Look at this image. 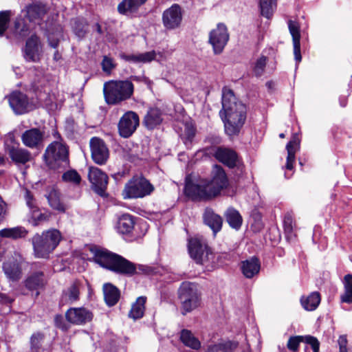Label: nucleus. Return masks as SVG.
I'll use <instances>...</instances> for the list:
<instances>
[{
	"instance_id": "obj_53",
	"label": "nucleus",
	"mask_w": 352,
	"mask_h": 352,
	"mask_svg": "<svg viewBox=\"0 0 352 352\" xmlns=\"http://www.w3.org/2000/svg\"><path fill=\"white\" fill-rule=\"evenodd\" d=\"M303 342L309 344L313 352H319L320 342L316 337L309 335L303 336Z\"/></svg>"
},
{
	"instance_id": "obj_43",
	"label": "nucleus",
	"mask_w": 352,
	"mask_h": 352,
	"mask_svg": "<svg viewBox=\"0 0 352 352\" xmlns=\"http://www.w3.org/2000/svg\"><path fill=\"white\" fill-rule=\"evenodd\" d=\"M295 141L291 140L286 145V150L287 151V156L286 160L285 168L287 170H292L294 168V163L295 162L296 150L294 148Z\"/></svg>"
},
{
	"instance_id": "obj_27",
	"label": "nucleus",
	"mask_w": 352,
	"mask_h": 352,
	"mask_svg": "<svg viewBox=\"0 0 352 352\" xmlns=\"http://www.w3.org/2000/svg\"><path fill=\"white\" fill-rule=\"evenodd\" d=\"M261 268V263L258 258L253 256L241 262V270L242 274L247 278H252L258 274Z\"/></svg>"
},
{
	"instance_id": "obj_18",
	"label": "nucleus",
	"mask_w": 352,
	"mask_h": 352,
	"mask_svg": "<svg viewBox=\"0 0 352 352\" xmlns=\"http://www.w3.org/2000/svg\"><path fill=\"white\" fill-rule=\"evenodd\" d=\"M46 284V276L41 270L32 272L24 280L25 287L34 294L36 298L40 294L39 290L43 289Z\"/></svg>"
},
{
	"instance_id": "obj_3",
	"label": "nucleus",
	"mask_w": 352,
	"mask_h": 352,
	"mask_svg": "<svg viewBox=\"0 0 352 352\" xmlns=\"http://www.w3.org/2000/svg\"><path fill=\"white\" fill-rule=\"evenodd\" d=\"M134 85L131 80H109L104 82L103 94L108 104L115 105L131 98Z\"/></svg>"
},
{
	"instance_id": "obj_61",
	"label": "nucleus",
	"mask_w": 352,
	"mask_h": 352,
	"mask_svg": "<svg viewBox=\"0 0 352 352\" xmlns=\"http://www.w3.org/2000/svg\"><path fill=\"white\" fill-rule=\"evenodd\" d=\"M6 212V204L0 197V224L4 221Z\"/></svg>"
},
{
	"instance_id": "obj_24",
	"label": "nucleus",
	"mask_w": 352,
	"mask_h": 352,
	"mask_svg": "<svg viewBox=\"0 0 352 352\" xmlns=\"http://www.w3.org/2000/svg\"><path fill=\"white\" fill-rule=\"evenodd\" d=\"M203 220L204 223L212 230L214 236L221 231L223 219L219 214H216L212 208H206L205 209L203 214Z\"/></svg>"
},
{
	"instance_id": "obj_56",
	"label": "nucleus",
	"mask_w": 352,
	"mask_h": 352,
	"mask_svg": "<svg viewBox=\"0 0 352 352\" xmlns=\"http://www.w3.org/2000/svg\"><path fill=\"white\" fill-rule=\"evenodd\" d=\"M293 47H294V59H295L296 63H298L302 60V56H301V53H300V41H293Z\"/></svg>"
},
{
	"instance_id": "obj_37",
	"label": "nucleus",
	"mask_w": 352,
	"mask_h": 352,
	"mask_svg": "<svg viewBox=\"0 0 352 352\" xmlns=\"http://www.w3.org/2000/svg\"><path fill=\"white\" fill-rule=\"evenodd\" d=\"M320 294L318 292H313L307 297L302 296L300 303L302 307L309 311H314L320 302Z\"/></svg>"
},
{
	"instance_id": "obj_57",
	"label": "nucleus",
	"mask_w": 352,
	"mask_h": 352,
	"mask_svg": "<svg viewBox=\"0 0 352 352\" xmlns=\"http://www.w3.org/2000/svg\"><path fill=\"white\" fill-rule=\"evenodd\" d=\"M120 58L122 60L128 62H132L134 63H140L139 62V54H126L125 53H122L120 54Z\"/></svg>"
},
{
	"instance_id": "obj_23",
	"label": "nucleus",
	"mask_w": 352,
	"mask_h": 352,
	"mask_svg": "<svg viewBox=\"0 0 352 352\" xmlns=\"http://www.w3.org/2000/svg\"><path fill=\"white\" fill-rule=\"evenodd\" d=\"M148 0H122L118 5V12L126 16H135L140 8L144 5Z\"/></svg>"
},
{
	"instance_id": "obj_52",
	"label": "nucleus",
	"mask_w": 352,
	"mask_h": 352,
	"mask_svg": "<svg viewBox=\"0 0 352 352\" xmlns=\"http://www.w3.org/2000/svg\"><path fill=\"white\" fill-rule=\"evenodd\" d=\"M283 228L286 237H292L293 235V221L290 214H286L285 216Z\"/></svg>"
},
{
	"instance_id": "obj_13",
	"label": "nucleus",
	"mask_w": 352,
	"mask_h": 352,
	"mask_svg": "<svg viewBox=\"0 0 352 352\" xmlns=\"http://www.w3.org/2000/svg\"><path fill=\"white\" fill-rule=\"evenodd\" d=\"M89 147L93 162L99 166L106 164L109 159L110 152L105 142L98 137H93L90 139Z\"/></svg>"
},
{
	"instance_id": "obj_39",
	"label": "nucleus",
	"mask_w": 352,
	"mask_h": 352,
	"mask_svg": "<svg viewBox=\"0 0 352 352\" xmlns=\"http://www.w3.org/2000/svg\"><path fill=\"white\" fill-rule=\"evenodd\" d=\"M180 340L186 346L195 350L201 348L200 341L188 329H182L180 332Z\"/></svg>"
},
{
	"instance_id": "obj_19",
	"label": "nucleus",
	"mask_w": 352,
	"mask_h": 352,
	"mask_svg": "<svg viewBox=\"0 0 352 352\" xmlns=\"http://www.w3.org/2000/svg\"><path fill=\"white\" fill-rule=\"evenodd\" d=\"M44 131L38 128H32L25 131L21 135L23 144L30 148L41 149L43 146Z\"/></svg>"
},
{
	"instance_id": "obj_55",
	"label": "nucleus",
	"mask_w": 352,
	"mask_h": 352,
	"mask_svg": "<svg viewBox=\"0 0 352 352\" xmlns=\"http://www.w3.org/2000/svg\"><path fill=\"white\" fill-rule=\"evenodd\" d=\"M25 199L27 206L30 208L31 210L37 208L35 204V200L34 199L33 195L29 190H26L25 191Z\"/></svg>"
},
{
	"instance_id": "obj_36",
	"label": "nucleus",
	"mask_w": 352,
	"mask_h": 352,
	"mask_svg": "<svg viewBox=\"0 0 352 352\" xmlns=\"http://www.w3.org/2000/svg\"><path fill=\"white\" fill-rule=\"evenodd\" d=\"M60 195L58 190L52 188L49 193L45 195L50 206L59 212H65L66 210L65 206L60 201Z\"/></svg>"
},
{
	"instance_id": "obj_9",
	"label": "nucleus",
	"mask_w": 352,
	"mask_h": 352,
	"mask_svg": "<svg viewBox=\"0 0 352 352\" xmlns=\"http://www.w3.org/2000/svg\"><path fill=\"white\" fill-rule=\"evenodd\" d=\"M184 190L186 196L194 201H206L216 197L206 179L199 183L187 181Z\"/></svg>"
},
{
	"instance_id": "obj_47",
	"label": "nucleus",
	"mask_w": 352,
	"mask_h": 352,
	"mask_svg": "<svg viewBox=\"0 0 352 352\" xmlns=\"http://www.w3.org/2000/svg\"><path fill=\"white\" fill-rule=\"evenodd\" d=\"M288 28L292 36V41H300V27L298 23L292 20H289Z\"/></svg>"
},
{
	"instance_id": "obj_10",
	"label": "nucleus",
	"mask_w": 352,
	"mask_h": 352,
	"mask_svg": "<svg viewBox=\"0 0 352 352\" xmlns=\"http://www.w3.org/2000/svg\"><path fill=\"white\" fill-rule=\"evenodd\" d=\"M204 151L205 155L214 157L230 168H233L239 164L238 154L233 149L222 146H208Z\"/></svg>"
},
{
	"instance_id": "obj_42",
	"label": "nucleus",
	"mask_w": 352,
	"mask_h": 352,
	"mask_svg": "<svg viewBox=\"0 0 352 352\" xmlns=\"http://www.w3.org/2000/svg\"><path fill=\"white\" fill-rule=\"evenodd\" d=\"M87 25L86 21L83 19L76 18L73 21L72 30L75 35L79 38L85 37L87 30L85 29Z\"/></svg>"
},
{
	"instance_id": "obj_26",
	"label": "nucleus",
	"mask_w": 352,
	"mask_h": 352,
	"mask_svg": "<svg viewBox=\"0 0 352 352\" xmlns=\"http://www.w3.org/2000/svg\"><path fill=\"white\" fill-rule=\"evenodd\" d=\"M80 287L78 281H74L66 289L62 292L60 303L62 305L72 304L80 298Z\"/></svg>"
},
{
	"instance_id": "obj_8",
	"label": "nucleus",
	"mask_w": 352,
	"mask_h": 352,
	"mask_svg": "<svg viewBox=\"0 0 352 352\" xmlns=\"http://www.w3.org/2000/svg\"><path fill=\"white\" fill-rule=\"evenodd\" d=\"M188 250L190 258L199 265H206L213 256L206 241L201 238H192L188 243Z\"/></svg>"
},
{
	"instance_id": "obj_38",
	"label": "nucleus",
	"mask_w": 352,
	"mask_h": 352,
	"mask_svg": "<svg viewBox=\"0 0 352 352\" xmlns=\"http://www.w3.org/2000/svg\"><path fill=\"white\" fill-rule=\"evenodd\" d=\"M146 302V296L138 297L136 301L133 303L131 309L129 313V316L134 320L142 318L145 311Z\"/></svg>"
},
{
	"instance_id": "obj_33",
	"label": "nucleus",
	"mask_w": 352,
	"mask_h": 352,
	"mask_svg": "<svg viewBox=\"0 0 352 352\" xmlns=\"http://www.w3.org/2000/svg\"><path fill=\"white\" fill-rule=\"evenodd\" d=\"M26 9V16L31 22L41 20L47 12L45 6L41 3L30 4Z\"/></svg>"
},
{
	"instance_id": "obj_25",
	"label": "nucleus",
	"mask_w": 352,
	"mask_h": 352,
	"mask_svg": "<svg viewBox=\"0 0 352 352\" xmlns=\"http://www.w3.org/2000/svg\"><path fill=\"white\" fill-rule=\"evenodd\" d=\"M46 335L41 331H34L30 337V352H51L50 347L45 346Z\"/></svg>"
},
{
	"instance_id": "obj_58",
	"label": "nucleus",
	"mask_w": 352,
	"mask_h": 352,
	"mask_svg": "<svg viewBox=\"0 0 352 352\" xmlns=\"http://www.w3.org/2000/svg\"><path fill=\"white\" fill-rule=\"evenodd\" d=\"M186 140L191 142L195 135V129L191 126H186L184 130Z\"/></svg>"
},
{
	"instance_id": "obj_4",
	"label": "nucleus",
	"mask_w": 352,
	"mask_h": 352,
	"mask_svg": "<svg viewBox=\"0 0 352 352\" xmlns=\"http://www.w3.org/2000/svg\"><path fill=\"white\" fill-rule=\"evenodd\" d=\"M178 298L181 302V313L185 316L199 307L201 305V293L197 285L184 281L178 289Z\"/></svg>"
},
{
	"instance_id": "obj_64",
	"label": "nucleus",
	"mask_w": 352,
	"mask_h": 352,
	"mask_svg": "<svg viewBox=\"0 0 352 352\" xmlns=\"http://www.w3.org/2000/svg\"><path fill=\"white\" fill-rule=\"evenodd\" d=\"M219 351H221L219 349L218 344H215L209 346L206 352H219Z\"/></svg>"
},
{
	"instance_id": "obj_60",
	"label": "nucleus",
	"mask_w": 352,
	"mask_h": 352,
	"mask_svg": "<svg viewBox=\"0 0 352 352\" xmlns=\"http://www.w3.org/2000/svg\"><path fill=\"white\" fill-rule=\"evenodd\" d=\"M21 23V22L20 21H16L14 23V28H15L16 31L19 32L20 35L25 36L27 34L28 28L26 25L23 24V28L20 30H19Z\"/></svg>"
},
{
	"instance_id": "obj_11",
	"label": "nucleus",
	"mask_w": 352,
	"mask_h": 352,
	"mask_svg": "<svg viewBox=\"0 0 352 352\" xmlns=\"http://www.w3.org/2000/svg\"><path fill=\"white\" fill-rule=\"evenodd\" d=\"M88 179L91 183V188L95 193L102 198H107L109 183L108 175L98 167L90 166L88 171Z\"/></svg>"
},
{
	"instance_id": "obj_14",
	"label": "nucleus",
	"mask_w": 352,
	"mask_h": 352,
	"mask_svg": "<svg viewBox=\"0 0 352 352\" xmlns=\"http://www.w3.org/2000/svg\"><path fill=\"white\" fill-rule=\"evenodd\" d=\"M140 124L138 115L132 111H126L120 118L118 124L120 135L124 138H130Z\"/></svg>"
},
{
	"instance_id": "obj_7",
	"label": "nucleus",
	"mask_w": 352,
	"mask_h": 352,
	"mask_svg": "<svg viewBox=\"0 0 352 352\" xmlns=\"http://www.w3.org/2000/svg\"><path fill=\"white\" fill-rule=\"evenodd\" d=\"M222 109L219 111L221 118L224 116L246 115V107L240 102L234 94V91L228 88L223 87L221 98Z\"/></svg>"
},
{
	"instance_id": "obj_54",
	"label": "nucleus",
	"mask_w": 352,
	"mask_h": 352,
	"mask_svg": "<svg viewBox=\"0 0 352 352\" xmlns=\"http://www.w3.org/2000/svg\"><path fill=\"white\" fill-rule=\"evenodd\" d=\"M156 57V53L154 50L139 54V62L143 63H150Z\"/></svg>"
},
{
	"instance_id": "obj_32",
	"label": "nucleus",
	"mask_w": 352,
	"mask_h": 352,
	"mask_svg": "<svg viewBox=\"0 0 352 352\" xmlns=\"http://www.w3.org/2000/svg\"><path fill=\"white\" fill-rule=\"evenodd\" d=\"M226 222L230 228L236 230L241 229L243 224V217L240 212L234 207H229L224 213Z\"/></svg>"
},
{
	"instance_id": "obj_12",
	"label": "nucleus",
	"mask_w": 352,
	"mask_h": 352,
	"mask_svg": "<svg viewBox=\"0 0 352 352\" xmlns=\"http://www.w3.org/2000/svg\"><path fill=\"white\" fill-rule=\"evenodd\" d=\"M230 39L226 25L223 23L217 24L215 29L209 33L208 43L212 45L215 55L221 54Z\"/></svg>"
},
{
	"instance_id": "obj_46",
	"label": "nucleus",
	"mask_w": 352,
	"mask_h": 352,
	"mask_svg": "<svg viewBox=\"0 0 352 352\" xmlns=\"http://www.w3.org/2000/svg\"><path fill=\"white\" fill-rule=\"evenodd\" d=\"M62 179L65 182L78 185L81 182V177L76 170L72 169L64 173L62 175Z\"/></svg>"
},
{
	"instance_id": "obj_15",
	"label": "nucleus",
	"mask_w": 352,
	"mask_h": 352,
	"mask_svg": "<svg viewBox=\"0 0 352 352\" xmlns=\"http://www.w3.org/2000/svg\"><path fill=\"white\" fill-rule=\"evenodd\" d=\"M6 98L10 107L17 115L25 114L33 109L32 104L28 96L20 91H14Z\"/></svg>"
},
{
	"instance_id": "obj_31",
	"label": "nucleus",
	"mask_w": 352,
	"mask_h": 352,
	"mask_svg": "<svg viewBox=\"0 0 352 352\" xmlns=\"http://www.w3.org/2000/svg\"><path fill=\"white\" fill-rule=\"evenodd\" d=\"M162 120L161 110L158 108H151L145 115L143 122L148 129L152 130L160 125Z\"/></svg>"
},
{
	"instance_id": "obj_5",
	"label": "nucleus",
	"mask_w": 352,
	"mask_h": 352,
	"mask_svg": "<svg viewBox=\"0 0 352 352\" xmlns=\"http://www.w3.org/2000/svg\"><path fill=\"white\" fill-rule=\"evenodd\" d=\"M47 166L52 169H58L69 165V148L60 141H54L46 148L43 156Z\"/></svg>"
},
{
	"instance_id": "obj_35",
	"label": "nucleus",
	"mask_w": 352,
	"mask_h": 352,
	"mask_svg": "<svg viewBox=\"0 0 352 352\" xmlns=\"http://www.w3.org/2000/svg\"><path fill=\"white\" fill-rule=\"evenodd\" d=\"M28 234V230L23 226L4 228L0 230V236L14 240L24 239Z\"/></svg>"
},
{
	"instance_id": "obj_34",
	"label": "nucleus",
	"mask_w": 352,
	"mask_h": 352,
	"mask_svg": "<svg viewBox=\"0 0 352 352\" xmlns=\"http://www.w3.org/2000/svg\"><path fill=\"white\" fill-rule=\"evenodd\" d=\"M3 270L6 276L12 280H17L21 276V267L16 260H10L3 264Z\"/></svg>"
},
{
	"instance_id": "obj_50",
	"label": "nucleus",
	"mask_w": 352,
	"mask_h": 352,
	"mask_svg": "<svg viewBox=\"0 0 352 352\" xmlns=\"http://www.w3.org/2000/svg\"><path fill=\"white\" fill-rule=\"evenodd\" d=\"M101 66L102 71L107 74H110L111 73V71L116 67V64L113 62V59L111 57H109L107 56H104Z\"/></svg>"
},
{
	"instance_id": "obj_51",
	"label": "nucleus",
	"mask_w": 352,
	"mask_h": 352,
	"mask_svg": "<svg viewBox=\"0 0 352 352\" xmlns=\"http://www.w3.org/2000/svg\"><path fill=\"white\" fill-rule=\"evenodd\" d=\"M300 342H303L302 336H296L289 338L287 346L292 351H297Z\"/></svg>"
},
{
	"instance_id": "obj_48",
	"label": "nucleus",
	"mask_w": 352,
	"mask_h": 352,
	"mask_svg": "<svg viewBox=\"0 0 352 352\" xmlns=\"http://www.w3.org/2000/svg\"><path fill=\"white\" fill-rule=\"evenodd\" d=\"M10 11L0 12V36H2L8 28Z\"/></svg>"
},
{
	"instance_id": "obj_49",
	"label": "nucleus",
	"mask_w": 352,
	"mask_h": 352,
	"mask_svg": "<svg viewBox=\"0 0 352 352\" xmlns=\"http://www.w3.org/2000/svg\"><path fill=\"white\" fill-rule=\"evenodd\" d=\"M219 349L222 352H233L235 351L238 346L239 342L233 340H227L217 343Z\"/></svg>"
},
{
	"instance_id": "obj_44",
	"label": "nucleus",
	"mask_w": 352,
	"mask_h": 352,
	"mask_svg": "<svg viewBox=\"0 0 352 352\" xmlns=\"http://www.w3.org/2000/svg\"><path fill=\"white\" fill-rule=\"evenodd\" d=\"M267 62V57L261 56L254 63L252 71L256 77H261L264 72Z\"/></svg>"
},
{
	"instance_id": "obj_21",
	"label": "nucleus",
	"mask_w": 352,
	"mask_h": 352,
	"mask_svg": "<svg viewBox=\"0 0 352 352\" xmlns=\"http://www.w3.org/2000/svg\"><path fill=\"white\" fill-rule=\"evenodd\" d=\"M40 39L33 34L28 38L23 50V57L28 62H38L40 60L39 51Z\"/></svg>"
},
{
	"instance_id": "obj_45",
	"label": "nucleus",
	"mask_w": 352,
	"mask_h": 352,
	"mask_svg": "<svg viewBox=\"0 0 352 352\" xmlns=\"http://www.w3.org/2000/svg\"><path fill=\"white\" fill-rule=\"evenodd\" d=\"M48 219V217L45 213L41 212L37 208L31 210V216L28 221L33 226H36L41 223L45 221Z\"/></svg>"
},
{
	"instance_id": "obj_40",
	"label": "nucleus",
	"mask_w": 352,
	"mask_h": 352,
	"mask_svg": "<svg viewBox=\"0 0 352 352\" xmlns=\"http://www.w3.org/2000/svg\"><path fill=\"white\" fill-rule=\"evenodd\" d=\"M261 14L270 19L276 8V0H259Z\"/></svg>"
},
{
	"instance_id": "obj_20",
	"label": "nucleus",
	"mask_w": 352,
	"mask_h": 352,
	"mask_svg": "<svg viewBox=\"0 0 352 352\" xmlns=\"http://www.w3.org/2000/svg\"><path fill=\"white\" fill-rule=\"evenodd\" d=\"M65 318L72 324H84L92 320L93 314L85 307H71L66 311Z\"/></svg>"
},
{
	"instance_id": "obj_62",
	"label": "nucleus",
	"mask_w": 352,
	"mask_h": 352,
	"mask_svg": "<svg viewBox=\"0 0 352 352\" xmlns=\"http://www.w3.org/2000/svg\"><path fill=\"white\" fill-rule=\"evenodd\" d=\"M128 80H131V82H132L133 80V81H136V82H144V83L150 82V80L144 76H131L129 79H128Z\"/></svg>"
},
{
	"instance_id": "obj_1",
	"label": "nucleus",
	"mask_w": 352,
	"mask_h": 352,
	"mask_svg": "<svg viewBox=\"0 0 352 352\" xmlns=\"http://www.w3.org/2000/svg\"><path fill=\"white\" fill-rule=\"evenodd\" d=\"M88 249L93 255L92 258H89L90 261L120 276L126 277H132L135 274L153 276L161 274L163 270L162 267L157 265H136L122 256L98 245H90Z\"/></svg>"
},
{
	"instance_id": "obj_28",
	"label": "nucleus",
	"mask_w": 352,
	"mask_h": 352,
	"mask_svg": "<svg viewBox=\"0 0 352 352\" xmlns=\"http://www.w3.org/2000/svg\"><path fill=\"white\" fill-rule=\"evenodd\" d=\"M8 150L10 158L16 164H25L32 160L31 153L25 148L9 146Z\"/></svg>"
},
{
	"instance_id": "obj_2",
	"label": "nucleus",
	"mask_w": 352,
	"mask_h": 352,
	"mask_svg": "<svg viewBox=\"0 0 352 352\" xmlns=\"http://www.w3.org/2000/svg\"><path fill=\"white\" fill-rule=\"evenodd\" d=\"M62 239L60 232L56 229L36 234L32 238L34 255L36 258H47L56 248Z\"/></svg>"
},
{
	"instance_id": "obj_59",
	"label": "nucleus",
	"mask_w": 352,
	"mask_h": 352,
	"mask_svg": "<svg viewBox=\"0 0 352 352\" xmlns=\"http://www.w3.org/2000/svg\"><path fill=\"white\" fill-rule=\"evenodd\" d=\"M338 344L340 348V351H346L347 347V339L346 336L344 335L340 336L338 339Z\"/></svg>"
},
{
	"instance_id": "obj_41",
	"label": "nucleus",
	"mask_w": 352,
	"mask_h": 352,
	"mask_svg": "<svg viewBox=\"0 0 352 352\" xmlns=\"http://www.w3.org/2000/svg\"><path fill=\"white\" fill-rule=\"evenodd\" d=\"M344 292L340 296L342 302L352 303V274H348L344 277Z\"/></svg>"
},
{
	"instance_id": "obj_29",
	"label": "nucleus",
	"mask_w": 352,
	"mask_h": 352,
	"mask_svg": "<svg viewBox=\"0 0 352 352\" xmlns=\"http://www.w3.org/2000/svg\"><path fill=\"white\" fill-rule=\"evenodd\" d=\"M104 299L109 307L116 305L120 298V291L114 285L107 283L103 285L102 287Z\"/></svg>"
},
{
	"instance_id": "obj_6",
	"label": "nucleus",
	"mask_w": 352,
	"mask_h": 352,
	"mask_svg": "<svg viewBox=\"0 0 352 352\" xmlns=\"http://www.w3.org/2000/svg\"><path fill=\"white\" fill-rule=\"evenodd\" d=\"M154 190L155 187L148 179L135 175L125 184L122 196L124 199H142L150 196Z\"/></svg>"
},
{
	"instance_id": "obj_16",
	"label": "nucleus",
	"mask_w": 352,
	"mask_h": 352,
	"mask_svg": "<svg viewBox=\"0 0 352 352\" xmlns=\"http://www.w3.org/2000/svg\"><path fill=\"white\" fill-rule=\"evenodd\" d=\"M182 18V7L177 3H174L163 12L162 20L166 30H173L181 25Z\"/></svg>"
},
{
	"instance_id": "obj_17",
	"label": "nucleus",
	"mask_w": 352,
	"mask_h": 352,
	"mask_svg": "<svg viewBox=\"0 0 352 352\" xmlns=\"http://www.w3.org/2000/svg\"><path fill=\"white\" fill-rule=\"evenodd\" d=\"M210 188L215 197L220 195L221 192L228 186V179L224 169L220 166H213L211 172V179H206Z\"/></svg>"
},
{
	"instance_id": "obj_22",
	"label": "nucleus",
	"mask_w": 352,
	"mask_h": 352,
	"mask_svg": "<svg viewBox=\"0 0 352 352\" xmlns=\"http://www.w3.org/2000/svg\"><path fill=\"white\" fill-rule=\"evenodd\" d=\"M224 124L226 133L230 136L238 135L245 123L246 115L224 116L221 118Z\"/></svg>"
},
{
	"instance_id": "obj_30",
	"label": "nucleus",
	"mask_w": 352,
	"mask_h": 352,
	"mask_svg": "<svg viewBox=\"0 0 352 352\" xmlns=\"http://www.w3.org/2000/svg\"><path fill=\"white\" fill-rule=\"evenodd\" d=\"M135 217L129 214H123L118 219L116 230L122 234H129L135 226Z\"/></svg>"
},
{
	"instance_id": "obj_63",
	"label": "nucleus",
	"mask_w": 352,
	"mask_h": 352,
	"mask_svg": "<svg viewBox=\"0 0 352 352\" xmlns=\"http://www.w3.org/2000/svg\"><path fill=\"white\" fill-rule=\"evenodd\" d=\"M13 300L10 298L9 296H8L5 294L0 293V303L1 304H11Z\"/></svg>"
}]
</instances>
